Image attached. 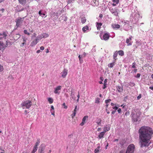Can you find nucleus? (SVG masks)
<instances>
[{
    "mask_svg": "<svg viewBox=\"0 0 153 153\" xmlns=\"http://www.w3.org/2000/svg\"><path fill=\"white\" fill-rule=\"evenodd\" d=\"M139 144L141 148L148 147L151 143L153 131L151 128L146 126L141 127L139 129Z\"/></svg>",
    "mask_w": 153,
    "mask_h": 153,
    "instance_id": "nucleus-1",
    "label": "nucleus"
},
{
    "mask_svg": "<svg viewBox=\"0 0 153 153\" xmlns=\"http://www.w3.org/2000/svg\"><path fill=\"white\" fill-rule=\"evenodd\" d=\"M141 112L138 109H133L131 112V115L132 120L134 122H137L140 119Z\"/></svg>",
    "mask_w": 153,
    "mask_h": 153,
    "instance_id": "nucleus-2",
    "label": "nucleus"
},
{
    "mask_svg": "<svg viewBox=\"0 0 153 153\" xmlns=\"http://www.w3.org/2000/svg\"><path fill=\"white\" fill-rule=\"evenodd\" d=\"M135 146L133 144L129 145L127 147L126 153H134Z\"/></svg>",
    "mask_w": 153,
    "mask_h": 153,
    "instance_id": "nucleus-3",
    "label": "nucleus"
},
{
    "mask_svg": "<svg viewBox=\"0 0 153 153\" xmlns=\"http://www.w3.org/2000/svg\"><path fill=\"white\" fill-rule=\"evenodd\" d=\"M31 105L32 102L30 100H27L22 102L21 104V106L23 108H29Z\"/></svg>",
    "mask_w": 153,
    "mask_h": 153,
    "instance_id": "nucleus-4",
    "label": "nucleus"
},
{
    "mask_svg": "<svg viewBox=\"0 0 153 153\" xmlns=\"http://www.w3.org/2000/svg\"><path fill=\"white\" fill-rule=\"evenodd\" d=\"M24 19V17L22 18L18 17L15 20V22L16 23V26L17 27H20Z\"/></svg>",
    "mask_w": 153,
    "mask_h": 153,
    "instance_id": "nucleus-5",
    "label": "nucleus"
},
{
    "mask_svg": "<svg viewBox=\"0 0 153 153\" xmlns=\"http://www.w3.org/2000/svg\"><path fill=\"white\" fill-rule=\"evenodd\" d=\"M45 145L44 144H42L40 146L38 150L39 153H43V151L45 150Z\"/></svg>",
    "mask_w": 153,
    "mask_h": 153,
    "instance_id": "nucleus-6",
    "label": "nucleus"
},
{
    "mask_svg": "<svg viewBox=\"0 0 153 153\" xmlns=\"http://www.w3.org/2000/svg\"><path fill=\"white\" fill-rule=\"evenodd\" d=\"M110 10L112 13L114 14V15L116 16H118V13L116 9L113 8H110Z\"/></svg>",
    "mask_w": 153,
    "mask_h": 153,
    "instance_id": "nucleus-7",
    "label": "nucleus"
},
{
    "mask_svg": "<svg viewBox=\"0 0 153 153\" xmlns=\"http://www.w3.org/2000/svg\"><path fill=\"white\" fill-rule=\"evenodd\" d=\"M100 36L101 39H104L105 40V33H104L103 32L101 31V33H100Z\"/></svg>",
    "mask_w": 153,
    "mask_h": 153,
    "instance_id": "nucleus-8",
    "label": "nucleus"
},
{
    "mask_svg": "<svg viewBox=\"0 0 153 153\" xmlns=\"http://www.w3.org/2000/svg\"><path fill=\"white\" fill-rule=\"evenodd\" d=\"M61 74H62V77L63 78H65L67 74V70L64 69Z\"/></svg>",
    "mask_w": 153,
    "mask_h": 153,
    "instance_id": "nucleus-9",
    "label": "nucleus"
},
{
    "mask_svg": "<svg viewBox=\"0 0 153 153\" xmlns=\"http://www.w3.org/2000/svg\"><path fill=\"white\" fill-rule=\"evenodd\" d=\"M61 86H58L56 88H55V90L54 91V92L55 94H59L60 92H59L58 91L60 90L61 89Z\"/></svg>",
    "mask_w": 153,
    "mask_h": 153,
    "instance_id": "nucleus-10",
    "label": "nucleus"
},
{
    "mask_svg": "<svg viewBox=\"0 0 153 153\" xmlns=\"http://www.w3.org/2000/svg\"><path fill=\"white\" fill-rule=\"evenodd\" d=\"M88 117V116H85L82 119V122L80 124V125L81 126H83L85 124V121L86 119H87Z\"/></svg>",
    "mask_w": 153,
    "mask_h": 153,
    "instance_id": "nucleus-11",
    "label": "nucleus"
},
{
    "mask_svg": "<svg viewBox=\"0 0 153 153\" xmlns=\"http://www.w3.org/2000/svg\"><path fill=\"white\" fill-rule=\"evenodd\" d=\"M39 39L38 38L34 40L31 43L30 45L31 46H33L34 45H36L38 43L37 40H38Z\"/></svg>",
    "mask_w": 153,
    "mask_h": 153,
    "instance_id": "nucleus-12",
    "label": "nucleus"
},
{
    "mask_svg": "<svg viewBox=\"0 0 153 153\" xmlns=\"http://www.w3.org/2000/svg\"><path fill=\"white\" fill-rule=\"evenodd\" d=\"M111 26L112 28L114 29H119L120 27V26L119 25L116 24H113Z\"/></svg>",
    "mask_w": 153,
    "mask_h": 153,
    "instance_id": "nucleus-13",
    "label": "nucleus"
},
{
    "mask_svg": "<svg viewBox=\"0 0 153 153\" xmlns=\"http://www.w3.org/2000/svg\"><path fill=\"white\" fill-rule=\"evenodd\" d=\"M132 39V36H131L129 37V39H126V43L128 44L127 45L129 46L130 45H132V43H129V42Z\"/></svg>",
    "mask_w": 153,
    "mask_h": 153,
    "instance_id": "nucleus-14",
    "label": "nucleus"
},
{
    "mask_svg": "<svg viewBox=\"0 0 153 153\" xmlns=\"http://www.w3.org/2000/svg\"><path fill=\"white\" fill-rule=\"evenodd\" d=\"M102 23H96V26L97 27V28L98 30H100L101 26H102Z\"/></svg>",
    "mask_w": 153,
    "mask_h": 153,
    "instance_id": "nucleus-15",
    "label": "nucleus"
},
{
    "mask_svg": "<svg viewBox=\"0 0 153 153\" xmlns=\"http://www.w3.org/2000/svg\"><path fill=\"white\" fill-rule=\"evenodd\" d=\"M20 35L19 33L16 34V36L14 37V39L15 40H17L20 37Z\"/></svg>",
    "mask_w": 153,
    "mask_h": 153,
    "instance_id": "nucleus-16",
    "label": "nucleus"
},
{
    "mask_svg": "<svg viewBox=\"0 0 153 153\" xmlns=\"http://www.w3.org/2000/svg\"><path fill=\"white\" fill-rule=\"evenodd\" d=\"M118 55V52L117 51H116L115 53H114L113 57V59H114V61H115V62H116V60L117 59L116 57Z\"/></svg>",
    "mask_w": 153,
    "mask_h": 153,
    "instance_id": "nucleus-17",
    "label": "nucleus"
},
{
    "mask_svg": "<svg viewBox=\"0 0 153 153\" xmlns=\"http://www.w3.org/2000/svg\"><path fill=\"white\" fill-rule=\"evenodd\" d=\"M5 48L4 46L3 43L2 42H0V50H4Z\"/></svg>",
    "mask_w": 153,
    "mask_h": 153,
    "instance_id": "nucleus-18",
    "label": "nucleus"
},
{
    "mask_svg": "<svg viewBox=\"0 0 153 153\" xmlns=\"http://www.w3.org/2000/svg\"><path fill=\"white\" fill-rule=\"evenodd\" d=\"M86 19L84 16H82L81 17V21L82 23H84L86 21Z\"/></svg>",
    "mask_w": 153,
    "mask_h": 153,
    "instance_id": "nucleus-19",
    "label": "nucleus"
},
{
    "mask_svg": "<svg viewBox=\"0 0 153 153\" xmlns=\"http://www.w3.org/2000/svg\"><path fill=\"white\" fill-rule=\"evenodd\" d=\"M105 134V131H102L100 133V134L98 136V137L100 139L101 138L103 137V136Z\"/></svg>",
    "mask_w": 153,
    "mask_h": 153,
    "instance_id": "nucleus-20",
    "label": "nucleus"
},
{
    "mask_svg": "<svg viewBox=\"0 0 153 153\" xmlns=\"http://www.w3.org/2000/svg\"><path fill=\"white\" fill-rule=\"evenodd\" d=\"M115 61H114L113 62L109 64L108 65V66L109 68H112L113 67V66L114 65V63H115Z\"/></svg>",
    "mask_w": 153,
    "mask_h": 153,
    "instance_id": "nucleus-21",
    "label": "nucleus"
},
{
    "mask_svg": "<svg viewBox=\"0 0 153 153\" xmlns=\"http://www.w3.org/2000/svg\"><path fill=\"white\" fill-rule=\"evenodd\" d=\"M118 53L119 55L122 56L124 55V53L123 51L122 50H120L118 51L117 52Z\"/></svg>",
    "mask_w": 153,
    "mask_h": 153,
    "instance_id": "nucleus-22",
    "label": "nucleus"
},
{
    "mask_svg": "<svg viewBox=\"0 0 153 153\" xmlns=\"http://www.w3.org/2000/svg\"><path fill=\"white\" fill-rule=\"evenodd\" d=\"M19 3L22 4H25L26 3V0H18Z\"/></svg>",
    "mask_w": 153,
    "mask_h": 153,
    "instance_id": "nucleus-23",
    "label": "nucleus"
},
{
    "mask_svg": "<svg viewBox=\"0 0 153 153\" xmlns=\"http://www.w3.org/2000/svg\"><path fill=\"white\" fill-rule=\"evenodd\" d=\"M117 90L119 92H121L123 91V89L120 87L118 86L117 88Z\"/></svg>",
    "mask_w": 153,
    "mask_h": 153,
    "instance_id": "nucleus-24",
    "label": "nucleus"
},
{
    "mask_svg": "<svg viewBox=\"0 0 153 153\" xmlns=\"http://www.w3.org/2000/svg\"><path fill=\"white\" fill-rule=\"evenodd\" d=\"M40 143V139H38L37 140V142L35 143L34 146L37 147L38 145Z\"/></svg>",
    "mask_w": 153,
    "mask_h": 153,
    "instance_id": "nucleus-25",
    "label": "nucleus"
},
{
    "mask_svg": "<svg viewBox=\"0 0 153 153\" xmlns=\"http://www.w3.org/2000/svg\"><path fill=\"white\" fill-rule=\"evenodd\" d=\"M88 26H86L85 27H83L82 28V30L83 32H85L86 30H88Z\"/></svg>",
    "mask_w": 153,
    "mask_h": 153,
    "instance_id": "nucleus-26",
    "label": "nucleus"
},
{
    "mask_svg": "<svg viewBox=\"0 0 153 153\" xmlns=\"http://www.w3.org/2000/svg\"><path fill=\"white\" fill-rule=\"evenodd\" d=\"M38 147L34 146L33 151L31 153H35L37 151Z\"/></svg>",
    "mask_w": 153,
    "mask_h": 153,
    "instance_id": "nucleus-27",
    "label": "nucleus"
},
{
    "mask_svg": "<svg viewBox=\"0 0 153 153\" xmlns=\"http://www.w3.org/2000/svg\"><path fill=\"white\" fill-rule=\"evenodd\" d=\"M78 110V109L77 108V106H76L75 107V109L74 111V116H75V114L76 113L77 111Z\"/></svg>",
    "mask_w": 153,
    "mask_h": 153,
    "instance_id": "nucleus-28",
    "label": "nucleus"
},
{
    "mask_svg": "<svg viewBox=\"0 0 153 153\" xmlns=\"http://www.w3.org/2000/svg\"><path fill=\"white\" fill-rule=\"evenodd\" d=\"M42 37L44 38H45L48 37V34L47 33H43L42 35Z\"/></svg>",
    "mask_w": 153,
    "mask_h": 153,
    "instance_id": "nucleus-29",
    "label": "nucleus"
},
{
    "mask_svg": "<svg viewBox=\"0 0 153 153\" xmlns=\"http://www.w3.org/2000/svg\"><path fill=\"white\" fill-rule=\"evenodd\" d=\"M100 148V147L99 146L97 148L95 149L94 151V153H98L99 152V149Z\"/></svg>",
    "mask_w": 153,
    "mask_h": 153,
    "instance_id": "nucleus-30",
    "label": "nucleus"
},
{
    "mask_svg": "<svg viewBox=\"0 0 153 153\" xmlns=\"http://www.w3.org/2000/svg\"><path fill=\"white\" fill-rule=\"evenodd\" d=\"M48 100L50 104L52 103L53 101V99L51 98H48Z\"/></svg>",
    "mask_w": 153,
    "mask_h": 153,
    "instance_id": "nucleus-31",
    "label": "nucleus"
},
{
    "mask_svg": "<svg viewBox=\"0 0 153 153\" xmlns=\"http://www.w3.org/2000/svg\"><path fill=\"white\" fill-rule=\"evenodd\" d=\"M39 14L40 16H42V17H43L44 16H45V13H41V11L40 10L39 12Z\"/></svg>",
    "mask_w": 153,
    "mask_h": 153,
    "instance_id": "nucleus-32",
    "label": "nucleus"
},
{
    "mask_svg": "<svg viewBox=\"0 0 153 153\" xmlns=\"http://www.w3.org/2000/svg\"><path fill=\"white\" fill-rule=\"evenodd\" d=\"M110 36L108 33H106V40H108Z\"/></svg>",
    "mask_w": 153,
    "mask_h": 153,
    "instance_id": "nucleus-33",
    "label": "nucleus"
},
{
    "mask_svg": "<svg viewBox=\"0 0 153 153\" xmlns=\"http://www.w3.org/2000/svg\"><path fill=\"white\" fill-rule=\"evenodd\" d=\"M22 39L23 40V41L24 42H25L26 43V41L27 39V38H26L25 37V36H23L22 37Z\"/></svg>",
    "mask_w": 153,
    "mask_h": 153,
    "instance_id": "nucleus-34",
    "label": "nucleus"
},
{
    "mask_svg": "<svg viewBox=\"0 0 153 153\" xmlns=\"http://www.w3.org/2000/svg\"><path fill=\"white\" fill-rule=\"evenodd\" d=\"M24 33L25 34H27L28 36H29L30 35V33L27 32L26 30H24Z\"/></svg>",
    "mask_w": 153,
    "mask_h": 153,
    "instance_id": "nucleus-35",
    "label": "nucleus"
},
{
    "mask_svg": "<svg viewBox=\"0 0 153 153\" xmlns=\"http://www.w3.org/2000/svg\"><path fill=\"white\" fill-rule=\"evenodd\" d=\"M112 1L114 3H115L116 4H117L119 2V0H113Z\"/></svg>",
    "mask_w": 153,
    "mask_h": 153,
    "instance_id": "nucleus-36",
    "label": "nucleus"
},
{
    "mask_svg": "<svg viewBox=\"0 0 153 153\" xmlns=\"http://www.w3.org/2000/svg\"><path fill=\"white\" fill-rule=\"evenodd\" d=\"M136 63L134 62L132 63V68H136Z\"/></svg>",
    "mask_w": 153,
    "mask_h": 153,
    "instance_id": "nucleus-37",
    "label": "nucleus"
},
{
    "mask_svg": "<svg viewBox=\"0 0 153 153\" xmlns=\"http://www.w3.org/2000/svg\"><path fill=\"white\" fill-rule=\"evenodd\" d=\"M74 92L73 91H71V96L72 98H73L74 96Z\"/></svg>",
    "mask_w": 153,
    "mask_h": 153,
    "instance_id": "nucleus-38",
    "label": "nucleus"
},
{
    "mask_svg": "<svg viewBox=\"0 0 153 153\" xmlns=\"http://www.w3.org/2000/svg\"><path fill=\"white\" fill-rule=\"evenodd\" d=\"M86 53L85 52H84L83 54L81 55V57H82V58L86 56Z\"/></svg>",
    "mask_w": 153,
    "mask_h": 153,
    "instance_id": "nucleus-39",
    "label": "nucleus"
},
{
    "mask_svg": "<svg viewBox=\"0 0 153 153\" xmlns=\"http://www.w3.org/2000/svg\"><path fill=\"white\" fill-rule=\"evenodd\" d=\"M78 57H79V61L80 62V63H82V60H81V58H82V57H81V55H79Z\"/></svg>",
    "mask_w": 153,
    "mask_h": 153,
    "instance_id": "nucleus-40",
    "label": "nucleus"
},
{
    "mask_svg": "<svg viewBox=\"0 0 153 153\" xmlns=\"http://www.w3.org/2000/svg\"><path fill=\"white\" fill-rule=\"evenodd\" d=\"M99 102V98H97L95 100V103H98Z\"/></svg>",
    "mask_w": 153,
    "mask_h": 153,
    "instance_id": "nucleus-41",
    "label": "nucleus"
},
{
    "mask_svg": "<svg viewBox=\"0 0 153 153\" xmlns=\"http://www.w3.org/2000/svg\"><path fill=\"white\" fill-rule=\"evenodd\" d=\"M62 105L64 106V108L65 109H66L68 108L67 106L66 105H65V103H64Z\"/></svg>",
    "mask_w": 153,
    "mask_h": 153,
    "instance_id": "nucleus-42",
    "label": "nucleus"
},
{
    "mask_svg": "<svg viewBox=\"0 0 153 153\" xmlns=\"http://www.w3.org/2000/svg\"><path fill=\"white\" fill-rule=\"evenodd\" d=\"M51 113L52 115H53V116H55V114H54V111L53 110H51Z\"/></svg>",
    "mask_w": 153,
    "mask_h": 153,
    "instance_id": "nucleus-43",
    "label": "nucleus"
},
{
    "mask_svg": "<svg viewBox=\"0 0 153 153\" xmlns=\"http://www.w3.org/2000/svg\"><path fill=\"white\" fill-rule=\"evenodd\" d=\"M3 70V68L2 66L0 65V71H2Z\"/></svg>",
    "mask_w": 153,
    "mask_h": 153,
    "instance_id": "nucleus-44",
    "label": "nucleus"
},
{
    "mask_svg": "<svg viewBox=\"0 0 153 153\" xmlns=\"http://www.w3.org/2000/svg\"><path fill=\"white\" fill-rule=\"evenodd\" d=\"M26 45V43L25 42H24L22 43L20 46H21V47H23L24 45Z\"/></svg>",
    "mask_w": 153,
    "mask_h": 153,
    "instance_id": "nucleus-45",
    "label": "nucleus"
},
{
    "mask_svg": "<svg viewBox=\"0 0 153 153\" xmlns=\"http://www.w3.org/2000/svg\"><path fill=\"white\" fill-rule=\"evenodd\" d=\"M2 35H3L4 37H6L7 36L6 33L5 32L3 33L2 34Z\"/></svg>",
    "mask_w": 153,
    "mask_h": 153,
    "instance_id": "nucleus-46",
    "label": "nucleus"
},
{
    "mask_svg": "<svg viewBox=\"0 0 153 153\" xmlns=\"http://www.w3.org/2000/svg\"><path fill=\"white\" fill-rule=\"evenodd\" d=\"M112 108L113 109H114V110H116V111L118 109V108L117 106H116L113 107Z\"/></svg>",
    "mask_w": 153,
    "mask_h": 153,
    "instance_id": "nucleus-47",
    "label": "nucleus"
},
{
    "mask_svg": "<svg viewBox=\"0 0 153 153\" xmlns=\"http://www.w3.org/2000/svg\"><path fill=\"white\" fill-rule=\"evenodd\" d=\"M140 74H137L136 76V77L137 78H139L140 77Z\"/></svg>",
    "mask_w": 153,
    "mask_h": 153,
    "instance_id": "nucleus-48",
    "label": "nucleus"
},
{
    "mask_svg": "<svg viewBox=\"0 0 153 153\" xmlns=\"http://www.w3.org/2000/svg\"><path fill=\"white\" fill-rule=\"evenodd\" d=\"M103 89L105 88V79L104 80V84H103Z\"/></svg>",
    "mask_w": 153,
    "mask_h": 153,
    "instance_id": "nucleus-49",
    "label": "nucleus"
},
{
    "mask_svg": "<svg viewBox=\"0 0 153 153\" xmlns=\"http://www.w3.org/2000/svg\"><path fill=\"white\" fill-rule=\"evenodd\" d=\"M111 101V100L110 99H109L108 100H106V103H107Z\"/></svg>",
    "mask_w": 153,
    "mask_h": 153,
    "instance_id": "nucleus-50",
    "label": "nucleus"
},
{
    "mask_svg": "<svg viewBox=\"0 0 153 153\" xmlns=\"http://www.w3.org/2000/svg\"><path fill=\"white\" fill-rule=\"evenodd\" d=\"M117 111L119 113H120L121 112V110L120 108H119L117 109Z\"/></svg>",
    "mask_w": 153,
    "mask_h": 153,
    "instance_id": "nucleus-51",
    "label": "nucleus"
},
{
    "mask_svg": "<svg viewBox=\"0 0 153 153\" xmlns=\"http://www.w3.org/2000/svg\"><path fill=\"white\" fill-rule=\"evenodd\" d=\"M29 30L30 32H31L32 33L33 32V30L31 28L29 29Z\"/></svg>",
    "mask_w": 153,
    "mask_h": 153,
    "instance_id": "nucleus-52",
    "label": "nucleus"
},
{
    "mask_svg": "<svg viewBox=\"0 0 153 153\" xmlns=\"http://www.w3.org/2000/svg\"><path fill=\"white\" fill-rule=\"evenodd\" d=\"M40 49L41 50H43L44 49V47L43 46H41L40 47Z\"/></svg>",
    "mask_w": 153,
    "mask_h": 153,
    "instance_id": "nucleus-53",
    "label": "nucleus"
},
{
    "mask_svg": "<svg viewBox=\"0 0 153 153\" xmlns=\"http://www.w3.org/2000/svg\"><path fill=\"white\" fill-rule=\"evenodd\" d=\"M63 17H65V19H64V21H66L67 20V18L66 16H64Z\"/></svg>",
    "mask_w": 153,
    "mask_h": 153,
    "instance_id": "nucleus-54",
    "label": "nucleus"
},
{
    "mask_svg": "<svg viewBox=\"0 0 153 153\" xmlns=\"http://www.w3.org/2000/svg\"><path fill=\"white\" fill-rule=\"evenodd\" d=\"M65 96L66 97L68 98L69 97L68 95L67 94H65Z\"/></svg>",
    "mask_w": 153,
    "mask_h": 153,
    "instance_id": "nucleus-55",
    "label": "nucleus"
},
{
    "mask_svg": "<svg viewBox=\"0 0 153 153\" xmlns=\"http://www.w3.org/2000/svg\"><path fill=\"white\" fill-rule=\"evenodd\" d=\"M116 112V110L113 111H112L111 114H114Z\"/></svg>",
    "mask_w": 153,
    "mask_h": 153,
    "instance_id": "nucleus-56",
    "label": "nucleus"
},
{
    "mask_svg": "<svg viewBox=\"0 0 153 153\" xmlns=\"http://www.w3.org/2000/svg\"><path fill=\"white\" fill-rule=\"evenodd\" d=\"M72 2V0H69L68 1V3L69 4V3H71V2Z\"/></svg>",
    "mask_w": 153,
    "mask_h": 153,
    "instance_id": "nucleus-57",
    "label": "nucleus"
},
{
    "mask_svg": "<svg viewBox=\"0 0 153 153\" xmlns=\"http://www.w3.org/2000/svg\"><path fill=\"white\" fill-rule=\"evenodd\" d=\"M54 109V107L53 105H52L51 106V110H53Z\"/></svg>",
    "mask_w": 153,
    "mask_h": 153,
    "instance_id": "nucleus-58",
    "label": "nucleus"
},
{
    "mask_svg": "<svg viewBox=\"0 0 153 153\" xmlns=\"http://www.w3.org/2000/svg\"><path fill=\"white\" fill-rule=\"evenodd\" d=\"M100 79L102 81H103V78L102 77H101L100 78Z\"/></svg>",
    "mask_w": 153,
    "mask_h": 153,
    "instance_id": "nucleus-59",
    "label": "nucleus"
},
{
    "mask_svg": "<svg viewBox=\"0 0 153 153\" xmlns=\"http://www.w3.org/2000/svg\"><path fill=\"white\" fill-rule=\"evenodd\" d=\"M109 129H110V128H106V129H105L106 131H108Z\"/></svg>",
    "mask_w": 153,
    "mask_h": 153,
    "instance_id": "nucleus-60",
    "label": "nucleus"
},
{
    "mask_svg": "<svg viewBox=\"0 0 153 153\" xmlns=\"http://www.w3.org/2000/svg\"><path fill=\"white\" fill-rule=\"evenodd\" d=\"M137 71V69H135L134 70V73H136Z\"/></svg>",
    "mask_w": 153,
    "mask_h": 153,
    "instance_id": "nucleus-61",
    "label": "nucleus"
},
{
    "mask_svg": "<svg viewBox=\"0 0 153 153\" xmlns=\"http://www.w3.org/2000/svg\"><path fill=\"white\" fill-rule=\"evenodd\" d=\"M149 88L151 90H153V86H151L149 87Z\"/></svg>",
    "mask_w": 153,
    "mask_h": 153,
    "instance_id": "nucleus-62",
    "label": "nucleus"
},
{
    "mask_svg": "<svg viewBox=\"0 0 153 153\" xmlns=\"http://www.w3.org/2000/svg\"><path fill=\"white\" fill-rule=\"evenodd\" d=\"M40 52H41L40 50H37V51H36V53H39Z\"/></svg>",
    "mask_w": 153,
    "mask_h": 153,
    "instance_id": "nucleus-63",
    "label": "nucleus"
},
{
    "mask_svg": "<svg viewBox=\"0 0 153 153\" xmlns=\"http://www.w3.org/2000/svg\"><path fill=\"white\" fill-rule=\"evenodd\" d=\"M102 16H102V14H100V15L99 16V17L100 18H102Z\"/></svg>",
    "mask_w": 153,
    "mask_h": 153,
    "instance_id": "nucleus-64",
    "label": "nucleus"
}]
</instances>
